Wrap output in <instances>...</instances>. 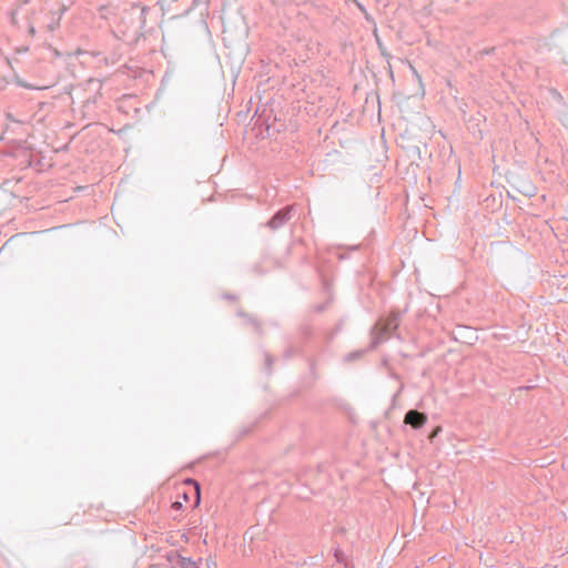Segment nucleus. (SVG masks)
<instances>
[{
	"label": "nucleus",
	"instance_id": "cd10ccee",
	"mask_svg": "<svg viewBox=\"0 0 568 568\" xmlns=\"http://www.w3.org/2000/svg\"><path fill=\"white\" fill-rule=\"evenodd\" d=\"M50 30H54V24L49 26Z\"/></svg>",
	"mask_w": 568,
	"mask_h": 568
},
{
	"label": "nucleus",
	"instance_id": "9d476101",
	"mask_svg": "<svg viewBox=\"0 0 568 568\" xmlns=\"http://www.w3.org/2000/svg\"><path fill=\"white\" fill-rule=\"evenodd\" d=\"M180 568H199L195 561L180 555Z\"/></svg>",
	"mask_w": 568,
	"mask_h": 568
},
{
	"label": "nucleus",
	"instance_id": "20e7f679",
	"mask_svg": "<svg viewBox=\"0 0 568 568\" xmlns=\"http://www.w3.org/2000/svg\"><path fill=\"white\" fill-rule=\"evenodd\" d=\"M486 122V116L480 112H476L471 114L469 119L466 120V126L469 133L477 140L483 139V130L481 125Z\"/></svg>",
	"mask_w": 568,
	"mask_h": 568
},
{
	"label": "nucleus",
	"instance_id": "1a4fd4ad",
	"mask_svg": "<svg viewBox=\"0 0 568 568\" xmlns=\"http://www.w3.org/2000/svg\"><path fill=\"white\" fill-rule=\"evenodd\" d=\"M366 352L367 351H365V349H358V351L351 352L345 355L344 361L347 363L354 362L356 359L362 358Z\"/></svg>",
	"mask_w": 568,
	"mask_h": 568
},
{
	"label": "nucleus",
	"instance_id": "423d86ee",
	"mask_svg": "<svg viewBox=\"0 0 568 568\" xmlns=\"http://www.w3.org/2000/svg\"><path fill=\"white\" fill-rule=\"evenodd\" d=\"M20 11H22V9L18 8L17 10L11 12V17H10L11 24L17 27L19 30L24 29L29 36L33 37L36 34V28H34V24L30 21V19L28 17L24 18L26 21L22 24L19 23L17 17Z\"/></svg>",
	"mask_w": 568,
	"mask_h": 568
},
{
	"label": "nucleus",
	"instance_id": "0eeeda50",
	"mask_svg": "<svg viewBox=\"0 0 568 568\" xmlns=\"http://www.w3.org/2000/svg\"><path fill=\"white\" fill-rule=\"evenodd\" d=\"M237 315H239L240 317L244 318V320H245V323H246V324H248L250 326H252V327H253V329H254L256 333H258V334H260V333H262V325H261V322H260L256 317H254V316H252V315H250V314L245 313L243 310H239V311H237Z\"/></svg>",
	"mask_w": 568,
	"mask_h": 568
},
{
	"label": "nucleus",
	"instance_id": "9b49d317",
	"mask_svg": "<svg viewBox=\"0 0 568 568\" xmlns=\"http://www.w3.org/2000/svg\"><path fill=\"white\" fill-rule=\"evenodd\" d=\"M329 304H331V298L326 300L323 303L313 305L312 306V312H314V313H323V312H325L329 307Z\"/></svg>",
	"mask_w": 568,
	"mask_h": 568
},
{
	"label": "nucleus",
	"instance_id": "2eb2a0df",
	"mask_svg": "<svg viewBox=\"0 0 568 568\" xmlns=\"http://www.w3.org/2000/svg\"><path fill=\"white\" fill-rule=\"evenodd\" d=\"M19 84L22 88L28 89V90H42V89H47L48 88V87H36V85H32V84L27 83V82H20Z\"/></svg>",
	"mask_w": 568,
	"mask_h": 568
},
{
	"label": "nucleus",
	"instance_id": "ddd939ff",
	"mask_svg": "<svg viewBox=\"0 0 568 568\" xmlns=\"http://www.w3.org/2000/svg\"><path fill=\"white\" fill-rule=\"evenodd\" d=\"M264 362H265V368H266L267 373L270 374L272 372V365L274 362L272 355L265 352L264 353Z\"/></svg>",
	"mask_w": 568,
	"mask_h": 568
},
{
	"label": "nucleus",
	"instance_id": "7ed1b4c3",
	"mask_svg": "<svg viewBox=\"0 0 568 568\" xmlns=\"http://www.w3.org/2000/svg\"><path fill=\"white\" fill-rule=\"evenodd\" d=\"M296 212V205H286L276 211L273 216L264 224L271 231H277L286 225Z\"/></svg>",
	"mask_w": 568,
	"mask_h": 568
},
{
	"label": "nucleus",
	"instance_id": "6ab92c4d",
	"mask_svg": "<svg viewBox=\"0 0 568 568\" xmlns=\"http://www.w3.org/2000/svg\"><path fill=\"white\" fill-rule=\"evenodd\" d=\"M494 50H495V48L485 49V50L483 51V53H485V54H490L491 52H494Z\"/></svg>",
	"mask_w": 568,
	"mask_h": 568
},
{
	"label": "nucleus",
	"instance_id": "a878e982",
	"mask_svg": "<svg viewBox=\"0 0 568 568\" xmlns=\"http://www.w3.org/2000/svg\"><path fill=\"white\" fill-rule=\"evenodd\" d=\"M255 271H256L258 274H262L261 268H258L257 266H255Z\"/></svg>",
	"mask_w": 568,
	"mask_h": 568
},
{
	"label": "nucleus",
	"instance_id": "5701e85b",
	"mask_svg": "<svg viewBox=\"0 0 568 568\" xmlns=\"http://www.w3.org/2000/svg\"><path fill=\"white\" fill-rule=\"evenodd\" d=\"M381 52H382V55H384V57H388V54L386 53V50H383V49H382V51H381Z\"/></svg>",
	"mask_w": 568,
	"mask_h": 568
},
{
	"label": "nucleus",
	"instance_id": "f3484780",
	"mask_svg": "<svg viewBox=\"0 0 568 568\" xmlns=\"http://www.w3.org/2000/svg\"><path fill=\"white\" fill-rule=\"evenodd\" d=\"M223 297H224L225 300H229V301H237V296H236V295H234V294H230V293H225V294L223 295Z\"/></svg>",
	"mask_w": 568,
	"mask_h": 568
},
{
	"label": "nucleus",
	"instance_id": "4be33fe9",
	"mask_svg": "<svg viewBox=\"0 0 568 568\" xmlns=\"http://www.w3.org/2000/svg\"><path fill=\"white\" fill-rule=\"evenodd\" d=\"M345 2H353L354 4H356V2H358V0H345Z\"/></svg>",
	"mask_w": 568,
	"mask_h": 568
},
{
	"label": "nucleus",
	"instance_id": "f03ea898",
	"mask_svg": "<svg viewBox=\"0 0 568 568\" xmlns=\"http://www.w3.org/2000/svg\"><path fill=\"white\" fill-rule=\"evenodd\" d=\"M180 498L190 508H196L201 503V485L193 478H184L180 481Z\"/></svg>",
	"mask_w": 568,
	"mask_h": 568
},
{
	"label": "nucleus",
	"instance_id": "a211bd4d",
	"mask_svg": "<svg viewBox=\"0 0 568 568\" xmlns=\"http://www.w3.org/2000/svg\"><path fill=\"white\" fill-rule=\"evenodd\" d=\"M28 49H29L28 47H21V48H17V49H16V51H17L18 53H24V52H27V51H28Z\"/></svg>",
	"mask_w": 568,
	"mask_h": 568
},
{
	"label": "nucleus",
	"instance_id": "39448f33",
	"mask_svg": "<svg viewBox=\"0 0 568 568\" xmlns=\"http://www.w3.org/2000/svg\"><path fill=\"white\" fill-rule=\"evenodd\" d=\"M427 422V415L417 409H409L404 417V423L414 429L422 428Z\"/></svg>",
	"mask_w": 568,
	"mask_h": 568
},
{
	"label": "nucleus",
	"instance_id": "b1692460",
	"mask_svg": "<svg viewBox=\"0 0 568 568\" xmlns=\"http://www.w3.org/2000/svg\"><path fill=\"white\" fill-rule=\"evenodd\" d=\"M180 537H181L182 539H184L185 541H187V537H186V535H184V534H183V535H181Z\"/></svg>",
	"mask_w": 568,
	"mask_h": 568
},
{
	"label": "nucleus",
	"instance_id": "f8f14e48",
	"mask_svg": "<svg viewBox=\"0 0 568 568\" xmlns=\"http://www.w3.org/2000/svg\"><path fill=\"white\" fill-rule=\"evenodd\" d=\"M334 557H335L336 561L339 564H344L346 560V556H345L344 551L338 547L334 549Z\"/></svg>",
	"mask_w": 568,
	"mask_h": 568
},
{
	"label": "nucleus",
	"instance_id": "393cba45",
	"mask_svg": "<svg viewBox=\"0 0 568 568\" xmlns=\"http://www.w3.org/2000/svg\"><path fill=\"white\" fill-rule=\"evenodd\" d=\"M270 129H271V126H270V125H267V126H266L267 136H270V135H271V134H270Z\"/></svg>",
	"mask_w": 568,
	"mask_h": 568
},
{
	"label": "nucleus",
	"instance_id": "6e6552de",
	"mask_svg": "<svg viewBox=\"0 0 568 568\" xmlns=\"http://www.w3.org/2000/svg\"><path fill=\"white\" fill-rule=\"evenodd\" d=\"M298 332L304 339H308L313 336V327L308 323L302 324Z\"/></svg>",
	"mask_w": 568,
	"mask_h": 568
},
{
	"label": "nucleus",
	"instance_id": "c85d7f7f",
	"mask_svg": "<svg viewBox=\"0 0 568 568\" xmlns=\"http://www.w3.org/2000/svg\"><path fill=\"white\" fill-rule=\"evenodd\" d=\"M1 139H2V138L0 136V140H1Z\"/></svg>",
	"mask_w": 568,
	"mask_h": 568
},
{
	"label": "nucleus",
	"instance_id": "dca6fc26",
	"mask_svg": "<svg viewBox=\"0 0 568 568\" xmlns=\"http://www.w3.org/2000/svg\"><path fill=\"white\" fill-rule=\"evenodd\" d=\"M442 432V427L440 426H436L432 433L429 434L428 438L430 442L434 440V438Z\"/></svg>",
	"mask_w": 568,
	"mask_h": 568
},
{
	"label": "nucleus",
	"instance_id": "4468645a",
	"mask_svg": "<svg viewBox=\"0 0 568 568\" xmlns=\"http://www.w3.org/2000/svg\"><path fill=\"white\" fill-rule=\"evenodd\" d=\"M356 7L364 14V18H365L366 21L373 22V18L371 17V14L367 12L366 8L359 1L356 2Z\"/></svg>",
	"mask_w": 568,
	"mask_h": 568
},
{
	"label": "nucleus",
	"instance_id": "bb28decb",
	"mask_svg": "<svg viewBox=\"0 0 568 568\" xmlns=\"http://www.w3.org/2000/svg\"><path fill=\"white\" fill-rule=\"evenodd\" d=\"M314 368H315V363H314V362H312V363H311V369H312V371H314Z\"/></svg>",
	"mask_w": 568,
	"mask_h": 568
},
{
	"label": "nucleus",
	"instance_id": "f257e3e1",
	"mask_svg": "<svg viewBox=\"0 0 568 568\" xmlns=\"http://www.w3.org/2000/svg\"><path fill=\"white\" fill-rule=\"evenodd\" d=\"M402 312L398 310L390 311L388 317L381 320L372 329V342L368 349H374L384 337L396 332L399 325Z\"/></svg>",
	"mask_w": 568,
	"mask_h": 568
},
{
	"label": "nucleus",
	"instance_id": "412c9836",
	"mask_svg": "<svg viewBox=\"0 0 568 568\" xmlns=\"http://www.w3.org/2000/svg\"><path fill=\"white\" fill-rule=\"evenodd\" d=\"M172 556H173V551H171V552L168 555V559H169V561H172Z\"/></svg>",
	"mask_w": 568,
	"mask_h": 568
},
{
	"label": "nucleus",
	"instance_id": "aec40b11",
	"mask_svg": "<svg viewBox=\"0 0 568 568\" xmlns=\"http://www.w3.org/2000/svg\"><path fill=\"white\" fill-rule=\"evenodd\" d=\"M171 508L178 510V500L171 504Z\"/></svg>",
	"mask_w": 568,
	"mask_h": 568
}]
</instances>
